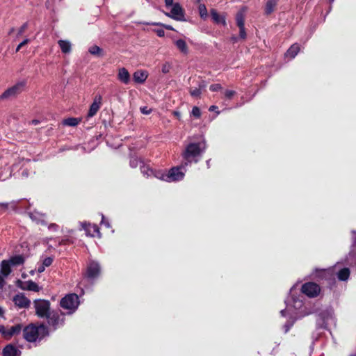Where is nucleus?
Returning a JSON list of instances; mask_svg holds the SVG:
<instances>
[{
    "label": "nucleus",
    "mask_w": 356,
    "mask_h": 356,
    "mask_svg": "<svg viewBox=\"0 0 356 356\" xmlns=\"http://www.w3.org/2000/svg\"><path fill=\"white\" fill-rule=\"evenodd\" d=\"M300 51V47L298 44H294L291 46L285 54V56L289 59H293L298 54Z\"/></svg>",
    "instance_id": "nucleus-24"
},
{
    "label": "nucleus",
    "mask_w": 356,
    "mask_h": 356,
    "mask_svg": "<svg viewBox=\"0 0 356 356\" xmlns=\"http://www.w3.org/2000/svg\"><path fill=\"white\" fill-rule=\"evenodd\" d=\"M236 24L238 27L244 26V17L242 13H238L236 15Z\"/></svg>",
    "instance_id": "nucleus-35"
},
{
    "label": "nucleus",
    "mask_w": 356,
    "mask_h": 356,
    "mask_svg": "<svg viewBox=\"0 0 356 356\" xmlns=\"http://www.w3.org/2000/svg\"><path fill=\"white\" fill-rule=\"evenodd\" d=\"M22 328V327L19 324L15 325L9 329H6L4 327L3 337L10 338L13 335L19 334L21 332Z\"/></svg>",
    "instance_id": "nucleus-16"
},
{
    "label": "nucleus",
    "mask_w": 356,
    "mask_h": 356,
    "mask_svg": "<svg viewBox=\"0 0 356 356\" xmlns=\"http://www.w3.org/2000/svg\"><path fill=\"white\" fill-rule=\"evenodd\" d=\"M146 24H152V25H154V26H161L164 27L165 29H166L168 30H174V29L172 28V26L164 24H162V23H160V22H153V23H146Z\"/></svg>",
    "instance_id": "nucleus-37"
},
{
    "label": "nucleus",
    "mask_w": 356,
    "mask_h": 356,
    "mask_svg": "<svg viewBox=\"0 0 356 356\" xmlns=\"http://www.w3.org/2000/svg\"><path fill=\"white\" fill-rule=\"evenodd\" d=\"M301 291L309 298H315L321 291L320 286L314 282H307L302 286Z\"/></svg>",
    "instance_id": "nucleus-9"
},
{
    "label": "nucleus",
    "mask_w": 356,
    "mask_h": 356,
    "mask_svg": "<svg viewBox=\"0 0 356 356\" xmlns=\"http://www.w3.org/2000/svg\"><path fill=\"white\" fill-rule=\"evenodd\" d=\"M82 228L86 231V236L95 237L96 235L101 237V234L98 227L96 225H91L88 222H81Z\"/></svg>",
    "instance_id": "nucleus-12"
},
{
    "label": "nucleus",
    "mask_w": 356,
    "mask_h": 356,
    "mask_svg": "<svg viewBox=\"0 0 356 356\" xmlns=\"http://www.w3.org/2000/svg\"><path fill=\"white\" fill-rule=\"evenodd\" d=\"M1 205L4 206L5 207H7V204H2Z\"/></svg>",
    "instance_id": "nucleus-62"
},
{
    "label": "nucleus",
    "mask_w": 356,
    "mask_h": 356,
    "mask_svg": "<svg viewBox=\"0 0 356 356\" xmlns=\"http://www.w3.org/2000/svg\"><path fill=\"white\" fill-rule=\"evenodd\" d=\"M354 246H356V239L354 241Z\"/></svg>",
    "instance_id": "nucleus-61"
},
{
    "label": "nucleus",
    "mask_w": 356,
    "mask_h": 356,
    "mask_svg": "<svg viewBox=\"0 0 356 356\" xmlns=\"http://www.w3.org/2000/svg\"><path fill=\"white\" fill-rule=\"evenodd\" d=\"M11 265L7 260H3L1 264V274L7 277L11 273Z\"/></svg>",
    "instance_id": "nucleus-22"
},
{
    "label": "nucleus",
    "mask_w": 356,
    "mask_h": 356,
    "mask_svg": "<svg viewBox=\"0 0 356 356\" xmlns=\"http://www.w3.org/2000/svg\"><path fill=\"white\" fill-rule=\"evenodd\" d=\"M58 44L61 49V51L64 54H69L72 50V44L68 40H60L58 41Z\"/></svg>",
    "instance_id": "nucleus-23"
},
{
    "label": "nucleus",
    "mask_w": 356,
    "mask_h": 356,
    "mask_svg": "<svg viewBox=\"0 0 356 356\" xmlns=\"http://www.w3.org/2000/svg\"><path fill=\"white\" fill-rule=\"evenodd\" d=\"M10 262L12 266H18L24 263V257L21 255L15 256L11 257L9 260H7Z\"/></svg>",
    "instance_id": "nucleus-29"
},
{
    "label": "nucleus",
    "mask_w": 356,
    "mask_h": 356,
    "mask_svg": "<svg viewBox=\"0 0 356 356\" xmlns=\"http://www.w3.org/2000/svg\"><path fill=\"white\" fill-rule=\"evenodd\" d=\"M277 5V0H268L266 2L265 11L266 14H270Z\"/></svg>",
    "instance_id": "nucleus-30"
},
{
    "label": "nucleus",
    "mask_w": 356,
    "mask_h": 356,
    "mask_svg": "<svg viewBox=\"0 0 356 356\" xmlns=\"http://www.w3.org/2000/svg\"><path fill=\"white\" fill-rule=\"evenodd\" d=\"M101 223L102 225H104L106 227L109 228L110 227V224L108 222V221H107L105 218V217L102 215V221H101Z\"/></svg>",
    "instance_id": "nucleus-50"
},
{
    "label": "nucleus",
    "mask_w": 356,
    "mask_h": 356,
    "mask_svg": "<svg viewBox=\"0 0 356 356\" xmlns=\"http://www.w3.org/2000/svg\"><path fill=\"white\" fill-rule=\"evenodd\" d=\"M36 314L40 317H47L51 313L49 312L50 303L44 300H36L34 302Z\"/></svg>",
    "instance_id": "nucleus-8"
},
{
    "label": "nucleus",
    "mask_w": 356,
    "mask_h": 356,
    "mask_svg": "<svg viewBox=\"0 0 356 356\" xmlns=\"http://www.w3.org/2000/svg\"><path fill=\"white\" fill-rule=\"evenodd\" d=\"M102 104V97L101 95H96L94 98L93 102L91 104L88 111V117L92 118L96 115Z\"/></svg>",
    "instance_id": "nucleus-13"
},
{
    "label": "nucleus",
    "mask_w": 356,
    "mask_h": 356,
    "mask_svg": "<svg viewBox=\"0 0 356 356\" xmlns=\"http://www.w3.org/2000/svg\"><path fill=\"white\" fill-rule=\"evenodd\" d=\"M210 90L213 92L222 90V86L219 83L212 84L209 87Z\"/></svg>",
    "instance_id": "nucleus-39"
},
{
    "label": "nucleus",
    "mask_w": 356,
    "mask_h": 356,
    "mask_svg": "<svg viewBox=\"0 0 356 356\" xmlns=\"http://www.w3.org/2000/svg\"><path fill=\"white\" fill-rule=\"evenodd\" d=\"M186 167H182V163L180 166L173 167L168 171V176L165 177L166 182L179 181L184 179Z\"/></svg>",
    "instance_id": "nucleus-6"
},
{
    "label": "nucleus",
    "mask_w": 356,
    "mask_h": 356,
    "mask_svg": "<svg viewBox=\"0 0 356 356\" xmlns=\"http://www.w3.org/2000/svg\"><path fill=\"white\" fill-rule=\"evenodd\" d=\"M52 261H53V259L51 257H46L43 259L42 261V264L45 266V267H48L51 264H52Z\"/></svg>",
    "instance_id": "nucleus-40"
},
{
    "label": "nucleus",
    "mask_w": 356,
    "mask_h": 356,
    "mask_svg": "<svg viewBox=\"0 0 356 356\" xmlns=\"http://www.w3.org/2000/svg\"><path fill=\"white\" fill-rule=\"evenodd\" d=\"M138 163H141L138 159H133L130 161V165L132 168H136Z\"/></svg>",
    "instance_id": "nucleus-49"
},
{
    "label": "nucleus",
    "mask_w": 356,
    "mask_h": 356,
    "mask_svg": "<svg viewBox=\"0 0 356 356\" xmlns=\"http://www.w3.org/2000/svg\"><path fill=\"white\" fill-rule=\"evenodd\" d=\"M191 114L194 117L199 118L201 116V112L200 108L197 106H194L192 109Z\"/></svg>",
    "instance_id": "nucleus-38"
},
{
    "label": "nucleus",
    "mask_w": 356,
    "mask_h": 356,
    "mask_svg": "<svg viewBox=\"0 0 356 356\" xmlns=\"http://www.w3.org/2000/svg\"><path fill=\"white\" fill-rule=\"evenodd\" d=\"M29 215L30 218L33 221L35 222L36 223L44 224L45 216L43 214H42L38 211H33V212L29 213Z\"/></svg>",
    "instance_id": "nucleus-21"
},
{
    "label": "nucleus",
    "mask_w": 356,
    "mask_h": 356,
    "mask_svg": "<svg viewBox=\"0 0 356 356\" xmlns=\"http://www.w3.org/2000/svg\"><path fill=\"white\" fill-rule=\"evenodd\" d=\"M140 111L143 114H145V115H148L149 113H151L152 112V109L151 108H149L147 106H143V107H141L140 108Z\"/></svg>",
    "instance_id": "nucleus-44"
},
{
    "label": "nucleus",
    "mask_w": 356,
    "mask_h": 356,
    "mask_svg": "<svg viewBox=\"0 0 356 356\" xmlns=\"http://www.w3.org/2000/svg\"><path fill=\"white\" fill-rule=\"evenodd\" d=\"M45 268L46 267L42 264L39 265L38 268V273H42L44 270Z\"/></svg>",
    "instance_id": "nucleus-53"
},
{
    "label": "nucleus",
    "mask_w": 356,
    "mask_h": 356,
    "mask_svg": "<svg viewBox=\"0 0 356 356\" xmlns=\"http://www.w3.org/2000/svg\"><path fill=\"white\" fill-rule=\"evenodd\" d=\"M165 3L166 7H172L175 4L173 3V0H165Z\"/></svg>",
    "instance_id": "nucleus-52"
},
{
    "label": "nucleus",
    "mask_w": 356,
    "mask_h": 356,
    "mask_svg": "<svg viewBox=\"0 0 356 356\" xmlns=\"http://www.w3.org/2000/svg\"><path fill=\"white\" fill-rule=\"evenodd\" d=\"M3 332H4V326L0 325V334H1L3 337Z\"/></svg>",
    "instance_id": "nucleus-56"
},
{
    "label": "nucleus",
    "mask_w": 356,
    "mask_h": 356,
    "mask_svg": "<svg viewBox=\"0 0 356 356\" xmlns=\"http://www.w3.org/2000/svg\"><path fill=\"white\" fill-rule=\"evenodd\" d=\"M173 115L176 116L177 118H180L181 114L179 111H174Z\"/></svg>",
    "instance_id": "nucleus-54"
},
{
    "label": "nucleus",
    "mask_w": 356,
    "mask_h": 356,
    "mask_svg": "<svg viewBox=\"0 0 356 356\" xmlns=\"http://www.w3.org/2000/svg\"><path fill=\"white\" fill-rule=\"evenodd\" d=\"M206 148L207 145L204 140L199 143H191L186 145L182 153V156L184 159V161L182 163V167H186L192 162L197 163Z\"/></svg>",
    "instance_id": "nucleus-2"
},
{
    "label": "nucleus",
    "mask_w": 356,
    "mask_h": 356,
    "mask_svg": "<svg viewBox=\"0 0 356 356\" xmlns=\"http://www.w3.org/2000/svg\"><path fill=\"white\" fill-rule=\"evenodd\" d=\"M222 94L225 99L230 100L236 94V92L234 90L227 89L222 91Z\"/></svg>",
    "instance_id": "nucleus-32"
},
{
    "label": "nucleus",
    "mask_w": 356,
    "mask_h": 356,
    "mask_svg": "<svg viewBox=\"0 0 356 356\" xmlns=\"http://www.w3.org/2000/svg\"><path fill=\"white\" fill-rule=\"evenodd\" d=\"M24 86L25 83L23 81L17 83L6 90L0 96V99L4 100L15 97L23 91Z\"/></svg>",
    "instance_id": "nucleus-7"
},
{
    "label": "nucleus",
    "mask_w": 356,
    "mask_h": 356,
    "mask_svg": "<svg viewBox=\"0 0 356 356\" xmlns=\"http://www.w3.org/2000/svg\"><path fill=\"white\" fill-rule=\"evenodd\" d=\"M6 277L3 276V275L0 274V289H2L6 285L5 281Z\"/></svg>",
    "instance_id": "nucleus-48"
},
{
    "label": "nucleus",
    "mask_w": 356,
    "mask_h": 356,
    "mask_svg": "<svg viewBox=\"0 0 356 356\" xmlns=\"http://www.w3.org/2000/svg\"><path fill=\"white\" fill-rule=\"evenodd\" d=\"M191 96L193 97H199L201 94V90L200 88H195L190 91Z\"/></svg>",
    "instance_id": "nucleus-41"
},
{
    "label": "nucleus",
    "mask_w": 356,
    "mask_h": 356,
    "mask_svg": "<svg viewBox=\"0 0 356 356\" xmlns=\"http://www.w3.org/2000/svg\"><path fill=\"white\" fill-rule=\"evenodd\" d=\"M88 51L90 54L98 57H102L104 55L103 49L97 45L90 47Z\"/></svg>",
    "instance_id": "nucleus-28"
},
{
    "label": "nucleus",
    "mask_w": 356,
    "mask_h": 356,
    "mask_svg": "<svg viewBox=\"0 0 356 356\" xmlns=\"http://www.w3.org/2000/svg\"><path fill=\"white\" fill-rule=\"evenodd\" d=\"M175 44L177 48L184 54H187L188 52V49L187 44L185 40L182 39H179L175 41Z\"/></svg>",
    "instance_id": "nucleus-25"
},
{
    "label": "nucleus",
    "mask_w": 356,
    "mask_h": 356,
    "mask_svg": "<svg viewBox=\"0 0 356 356\" xmlns=\"http://www.w3.org/2000/svg\"><path fill=\"white\" fill-rule=\"evenodd\" d=\"M211 15L212 19L217 24H222L225 25V17L222 15H220L216 10H211Z\"/></svg>",
    "instance_id": "nucleus-27"
},
{
    "label": "nucleus",
    "mask_w": 356,
    "mask_h": 356,
    "mask_svg": "<svg viewBox=\"0 0 356 356\" xmlns=\"http://www.w3.org/2000/svg\"><path fill=\"white\" fill-rule=\"evenodd\" d=\"M32 123L34 124H38V121L37 120H33Z\"/></svg>",
    "instance_id": "nucleus-60"
},
{
    "label": "nucleus",
    "mask_w": 356,
    "mask_h": 356,
    "mask_svg": "<svg viewBox=\"0 0 356 356\" xmlns=\"http://www.w3.org/2000/svg\"><path fill=\"white\" fill-rule=\"evenodd\" d=\"M30 42V40L29 39H25L21 43L19 44V45L17 46V49H16V51H19V49L23 47L24 46L25 44H28L29 42Z\"/></svg>",
    "instance_id": "nucleus-45"
},
{
    "label": "nucleus",
    "mask_w": 356,
    "mask_h": 356,
    "mask_svg": "<svg viewBox=\"0 0 356 356\" xmlns=\"http://www.w3.org/2000/svg\"><path fill=\"white\" fill-rule=\"evenodd\" d=\"M100 266L95 261H90L88 264L86 275L90 280H95L100 275Z\"/></svg>",
    "instance_id": "nucleus-10"
},
{
    "label": "nucleus",
    "mask_w": 356,
    "mask_h": 356,
    "mask_svg": "<svg viewBox=\"0 0 356 356\" xmlns=\"http://www.w3.org/2000/svg\"><path fill=\"white\" fill-rule=\"evenodd\" d=\"M355 255L354 250H351L350 252V256Z\"/></svg>",
    "instance_id": "nucleus-59"
},
{
    "label": "nucleus",
    "mask_w": 356,
    "mask_h": 356,
    "mask_svg": "<svg viewBox=\"0 0 356 356\" xmlns=\"http://www.w3.org/2000/svg\"><path fill=\"white\" fill-rule=\"evenodd\" d=\"M47 334V329L44 325L35 327L29 325L24 329V337L29 342L35 341Z\"/></svg>",
    "instance_id": "nucleus-4"
},
{
    "label": "nucleus",
    "mask_w": 356,
    "mask_h": 356,
    "mask_svg": "<svg viewBox=\"0 0 356 356\" xmlns=\"http://www.w3.org/2000/svg\"><path fill=\"white\" fill-rule=\"evenodd\" d=\"M48 228L49 230L56 231L58 228V226L54 223H51L49 225Z\"/></svg>",
    "instance_id": "nucleus-51"
},
{
    "label": "nucleus",
    "mask_w": 356,
    "mask_h": 356,
    "mask_svg": "<svg viewBox=\"0 0 356 356\" xmlns=\"http://www.w3.org/2000/svg\"><path fill=\"white\" fill-rule=\"evenodd\" d=\"M337 265L330 267L327 269L316 270L315 273V277L320 279L330 280L334 278V273H336L337 278L340 281H346L348 280L350 276V270L348 268H343L339 269L337 272Z\"/></svg>",
    "instance_id": "nucleus-3"
},
{
    "label": "nucleus",
    "mask_w": 356,
    "mask_h": 356,
    "mask_svg": "<svg viewBox=\"0 0 356 356\" xmlns=\"http://www.w3.org/2000/svg\"><path fill=\"white\" fill-rule=\"evenodd\" d=\"M296 286L291 287L290 290V296L286 300V309L280 312V314L283 316H289L290 318H296L306 315L307 314L303 312L301 309L303 306L302 301L298 298L294 297V291Z\"/></svg>",
    "instance_id": "nucleus-1"
},
{
    "label": "nucleus",
    "mask_w": 356,
    "mask_h": 356,
    "mask_svg": "<svg viewBox=\"0 0 356 356\" xmlns=\"http://www.w3.org/2000/svg\"><path fill=\"white\" fill-rule=\"evenodd\" d=\"M28 27V24L27 23H24L19 29L18 31V35H21L24 33V32L25 31V30L27 29Z\"/></svg>",
    "instance_id": "nucleus-46"
},
{
    "label": "nucleus",
    "mask_w": 356,
    "mask_h": 356,
    "mask_svg": "<svg viewBox=\"0 0 356 356\" xmlns=\"http://www.w3.org/2000/svg\"><path fill=\"white\" fill-rule=\"evenodd\" d=\"M321 318L324 321L325 325L334 324L335 320L332 312L327 311L321 314Z\"/></svg>",
    "instance_id": "nucleus-20"
},
{
    "label": "nucleus",
    "mask_w": 356,
    "mask_h": 356,
    "mask_svg": "<svg viewBox=\"0 0 356 356\" xmlns=\"http://www.w3.org/2000/svg\"><path fill=\"white\" fill-rule=\"evenodd\" d=\"M22 289L35 292H38L40 290V287L38 285V284L32 280L26 282Z\"/></svg>",
    "instance_id": "nucleus-26"
},
{
    "label": "nucleus",
    "mask_w": 356,
    "mask_h": 356,
    "mask_svg": "<svg viewBox=\"0 0 356 356\" xmlns=\"http://www.w3.org/2000/svg\"><path fill=\"white\" fill-rule=\"evenodd\" d=\"M155 177H156L159 179H161L162 181H165V177L168 176V172H163V171H153V175Z\"/></svg>",
    "instance_id": "nucleus-33"
},
{
    "label": "nucleus",
    "mask_w": 356,
    "mask_h": 356,
    "mask_svg": "<svg viewBox=\"0 0 356 356\" xmlns=\"http://www.w3.org/2000/svg\"><path fill=\"white\" fill-rule=\"evenodd\" d=\"M15 305L20 308H26L30 305V300L22 293H18L13 298Z\"/></svg>",
    "instance_id": "nucleus-14"
},
{
    "label": "nucleus",
    "mask_w": 356,
    "mask_h": 356,
    "mask_svg": "<svg viewBox=\"0 0 356 356\" xmlns=\"http://www.w3.org/2000/svg\"><path fill=\"white\" fill-rule=\"evenodd\" d=\"M199 12L201 17L204 18L207 16V10L204 5H200L199 6Z\"/></svg>",
    "instance_id": "nucleus-36"
},
{
    "label": "nucleus",
    "mask_w": 356,
    "mask_h": 356,
    "mask_svg": "<svg viewBox=\"0 0 356 356\" xmlns=\"http://www.w3.org/2000/svg\"><path fill=\"white\" fill-rule=\"evenodd\" d=\"M79 304V298L75 293L66 295L60 302L61 308L66 310L67 314H73L77 309Z\"/></svg>",
    "instance_id": "nucleus-5"
},
{
    "label": "nucleus",
    "mask_w": 356,
    "mask_h": 356,
    "mask_svg": "<svg viewBox=\"0 0 356 356\" xmlns=\"http://www.w3.org/2000/svg\"><path fill=\"white\" fill-rule=\"evenodd\" d=\"M164 14L176 21H184V12L179 3H176L171 8L170 13H164Z\"/></svg>",
    "instance_id": "nucleus-11"
},
{
    "label": "nucleus",
    "mask_w": 356,
    "mask_h": 356,
    "mask_svg": "<svg viewBox=\"0 0 356 356\" xmlns=\"http://www.w3.org/2000/svg\"><path fill=\"white\" fill-rule=\"evenodd\" d=\"M293 322H294V320H293V321L291 322V323L290 325L286 324V325H285L286 332H287L289 330L290 327L293 325Z\"/></svg>",
    "instance_id": "nucleus-55"
},
{
    "label": "nucleus",
    "mask_w": 356,
    "mask_h": 356,
    "mask_svg": "<svg viewBox=\"0 0 356 356\" xmlns=\"http://www.w3.org/2000/svg\"><path fill=\"white\" fill-rule=\"evenodd\" d=\"M13 29H11L10 32H9V34H11V33H13Z\"/></svg>",
    "instance_id": "nucleus-63"
},
{
    "label": "nucleus",
    "mask_w": 356,
    "mask_h": 356,
    "mask_svg": "<svg viewBox=\"0 0 356 356\" xmlns=\"http://www.w3.org/2000/svg\"><path fill=\"white\" fill-rule=\"evenodd\" d=\"M20 351L14 346L7 345L3 350V356H19Z\"/></svg>",
    "instance_id": "nucleus-18"
},
{
    "label": "nucleus",
    "mask_w": 356,
    "mask_h": 356,
    "mask_svg": "<svg viewBox=\"0 0 356 356\" xmlns=\"http://www.w3.org/2000/svg\"><path fill=\"white\" fill-rule=\"evenodd\" d=\"M148 76V73L145 70L136 71L133 74L134 81L138 83H143Z\"/></svg>",
    "instance_id": "nucleus-17"
},
{
    "label": "nucleus",
    "mask_w": 356,
    "mask_h": 356,
    "mask_svg": "<svg viewBox=\"0 0 356 356\" xmlns=\"http://www.w3.org/2000/svg\"><path fill=\"white\" fill-rule=\"evenodd\" d=\"M118 79L124 84H129L131 81V76L128 70L124 67L118 69Z\"/></svg>",
    "instance_id": "nucleus-15"
},
{
    "label": "nucleus",
    "mask_w": 356,
    "mask_h": 356,
    "mask_svg": "<svg viewBox=\"0 0 356 356\" xmlns=\"http://www.w3.org/2000/svg\"><path fill=\"white\" fill-rule=\"evenodd\" d=\"M3 309L0 307V316H1L3 314Z\"/></svg>",
    "instance_id": "nucleus-58"
},
{
    "label": "nucleus",
    "mask_w": 356,
    "mask_h": 356,
    "mask_svg": "<svg viewBox=\"0 0 356 356\" xmlns=\"http://www.w3.org/2000/svg\"><path fill=\"white\" fill-rule=\"evenodd\" d=\"M140 170L144 175H146L147 177L153 175V170L144 165L140 166Z\"/></svg>",
    "instance_id": "nucleus-34"
},
{
    "label": "nucleus",
    "mask_w": 356,
    "mask_h": 356,
    "mask_svg": "<svg viewBox=\"0 0 356 356\" xmlns=\"http://www.w3.org/2000/svg\"><path fill=\"white\" fill-rule=\"evenodd\" d=\"M170 69V65L169 63H165L163 65L161 70H162L163 73L166 74V73L169 72Z\"/></svg>",
    "instance_id": "nucleus-42"
},
{
    "label": "nucleus",
    "mask_w": 356,
    "mask_h": 356,
    "mask_svg": "<svg viewBox=\"0 0 356 356\" xmlns=\"http://www.w3.org/2000/svg\"><path fill=\"white\" fill-rule=\"evenodd\" d=\"M80 122V120L75 118H69L67 119H65L63 122V124L66 126L70 127H75Z\"/></svg>",
    "instance_id": "nucleus-31"
},
{
    "label": "nucleus",
    "mask_w": 356,
    "mask_h": 356,
    "mask_svg": "<svg viewBox=\"0 0 356 356\" xmlns=\"http://www.w3.org/2000/svg\"><path fill=\"white\" fill-rule=\"evenodd\" d=\"M154 31L156 33V35L159 37H164V35H165V31L163 29H154Z\"/></svg>",
    "instance_id": "nucleus-47"
},
{
    "label": "nucleus",
    "mask_w": 356,
    "mask_h": 356,
    "mask_svg": "<svg viewBox=\"0 0 356 356\" xmlns=\"http://www.w3.org/2000/svg\"><path fill=\"white\" fill-rule=\"evenodd\" d=\"M13 29H11L10 32H9V34H11V33H13Z\"/></svg>",
    "instance_id": "nucleus-64"
},
{
    "label": "nucleus",
    "mask_w": 356,
    "mask_h": 356,
    "mask_svg": "<svg viewBox=\"0 0 356 356\" xmlns=\"http://www.w3.org/2000/svg\"><path fill=\"white\" fill-rule=\"evenodd\" d=\"M216 109H217V106H211L209 107V111H216Z\"/></svg>",
    "instance_id": "nucleus-57"
},
{
    "label": "nucleus",
    "mask_w": 356,
    "mask_h": 356,
    "mask_svg": "<svg viewBox=\"0 0 356 356\" xmlns=\"http://www.w3.org/2000/svg\"><path fill=\"white\" fill-rule=\"evenodd\" d=\"M239 29H240V31H239L240 38L242 39H245L246 38V32L245 30V27L241 26V27H239Z\"/></svg>",
    "instance_id": "nucleus-43"
},
{
    "label": "nucleus",
    "mask_w": 356,
    "mask_h": 356,
    "mask_svg": "<svg viewBox=\"0 0 356 356\" xmlns=\"http://www.w3.org/2000/svg\"><path fill=\"white\" fill-rule=\"evenodd\" d=\"M48 319V323L54 327L63 324V320L60 319L56 314L51 313L46 317Z\"/></svg>",
    "instance_id": "nucleus-19"
}]
</instances>
